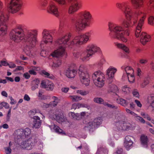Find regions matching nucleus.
Instances as JSON below:
<instances>
[{"instance_id": "b1692460", "label": "nucleus", "mask_w": 154, "mask_h": 154, "mask_svg": "<svg viewBox=\"0 0 154 154\" xmlns=\"http://www.w3.org/2000/svg\"><path fill=\"white\" fill-rule=\"evenodd\" d=\"M119 123L122 129L124 130H126L129 128L131 125L130 123L123 120L120 121Z\"/></svg>"}, {"instance_id": "4d7b16f0", "label": "nucleus", "mask_w": 154, "mask_h": 154, "mask_svg": "<svg viewBox=\"0 0 154 154\" xmlns=\"http://www.w3.org/2000/svg\"><path fill=\"white\" fill-rule=\"evenodd\" d=\"M114 154H124L123 153V150L122 148H118Z\"/></svg>"}, {"instance_id": "e433bc0d", "label": "nucleus", "mask_w": 154, "mask_h": 154, "mask_svg": "<svg viewBox=\"0 0 154 154\" xmlns=\"http://www.w3.org/2000/svg\"><path fill=\"white\" fill-rule=\"evenodd\" d=\"M130 90L131 88L127 85L124 86L122 88V91L125 94L129 93Z\"/></svg>"}, {"instance_id": "ddd939ff", "label": "nucleus", "mask_w": 154, "mask_h": 154, "mask_svg": "<svg viewBox=\"0 0 154 154\" xmlns=\"http://www.w3.org/2000/svg\"><path fill=\"white\" fill-rule=\"evenodd\" d=\"M71 3L72 4L69 6L68 11L69 14H73L82 7V3L81 1L74 0Z\"/></svg>"}, {"instance_id": "c03bdc74", "label": "nucleus", "mask_w": 154, "mask_h": 154, "mask_svg": "<svg viewBox=\"0 0 154 154\" xmlns=\"http://www.w3.org/2000/svg\"><path fill=\"white\" fill-rule=\"evenodd\" d=\"M53 98L54 100L53 102L50 103L51 107L52 106H56L58 102L57 101L58 99L56 97H54Z\"/></svg>"}, {"instance_id": "9b49d317", "label": "nucleus", "mask_w": 154, "mask_h": 154, "mask_svg": "<svg viewBox=\"0 0 154 154\" xmlns=\"http://www.w3.org/2000/svg\"><path fill=\"white\" fill-rule=\"evenodd\" d=\"M95 85L99 87H102L105 83V78L104 74L100 71L95 72L92 75Z\"/></svg>"}, {"instance_id": "a19ab883", "label": "nucleus", "mask_w": 154, "mask_h": 154, "mask_svg": "<svg viewBox=\"0 0 154 154\" xmlns=\"http://www.w3.org/2000/svg\"><path fill=\"white\" fill-rule=\"evenodd\" d=\"M141 115L144 118L146 119L147 120L150 121L151 120V118L150 116L147 114L143 112H141Z\"/></svg>"}, {"instance_id": "dca6fc26", "label": "nucleus", "mask_w": 154, "mask_h": 154, "mask_svg": "<svg viewBox=\"0 0 154 154\" xmlns=\"http://www.w3.org/2000/svg\"><path fill=\"white\" fill-rule=\"evenodd\" d=\"M77 69L75 64L71 65L66 71L65 75L68 78H73L76 75Z\"/></svg>"}, {"instance_id": "09e8293b", "label": "nucleus", "mask_w": 154, "mask_h": 154, "mask_svg": "<svg viewBox=\"0 0 154 154\" xmlns=\"http://www.w3.org/2000/svg\"><path fill=\"white\" fill-rule=\"evenodd\" d=\"M148 6L151 9L154 8V0H149Z\"/></svg>"}, {"instance_id": "4be33fe9", "label": "nucleus", "mask_w": 154, "mask_h": 154, "mask_svg": "<svg viewBox=\"0 0 154 154\" xmlns=\"http://www.w3.org/2000/svg\"><path fill=\"white\" fill-rule=\"evenodd\" d=\"M115 45L118 48L122 49L126 53H129V48L124 45L120 43H115Z\"/></svg>"}, {"instance_id": "bf43d9fd", "label": "nucleus", "mask_w": 154, "mask_h": 154, "mask_svg": "<svg viewBox=\"0 0 154 154\" xmlns=\"http://www.w3.org/2000/svg\"><path fill=\"white\" fill-rule=\"evenodd\" d=\"M134 101L138 107L140 108L142 106V104L140 101L137 100H135Z\"/></svg>"}, {"instance_id": "6e6552de", "label": "nucleus", "mask_w": 154, "mask_h": 154, "mask_svg": "<svg viewBox=\"0 0 154 154\" xmlns=\"http://www.w3.org/2000/svg\"><path fill=\"white\" fill-rule=\"evenodd\" d=\"M79 70L81 82L86 86H88L90 84V80L88 67L84 65H82L80 66Z\"/></svg>"}, {"instance_id": "2f4dec72", "label": "nucleus", "mask_w": 154, "mask_h": 154, "mask_svg": "<svg viewBox=\"0 0 154 154\" xmlns=\"http://www.w3.org/2000/svg\"><path fill=\"white\" fill-rule=\"evenodd\" d=\"M125 69L127 75L134 73V69L130 66H128L126 67L125 68Z\"/></svg>"}, {"instance_id": "20e7f679", "label": "nucleus", "mask_w": 154, "mask_h": 154, "mask_svg": "<svg viewBox=\"0 0 154 154\" xmlns=\"http://www.w3.org/2000/svg\"><path fill=\"white\" fill-rule=\"evenodd\" d=\"M72 36L70 32L67 33L60 36L54 43V48H57L51 54L53 57H58L65 53V48L68 46V43Z\"/></svg>"}, {"instance_id": "9d476101", "label": "nucleus", "mask_w": 154, "mask_h": 154, "mask_svg": "<svg viewBox=\"0 0 154 154\" xmlns=\"http://www.w3.org/2000/svg\"><path fill=\"white\" fill-rule=\"evenodd\" d=\"M135 14L137 17H141L135 31V37L136 38H138L140 35V32L144 24V21L146 17V14L140 10H137L135 11Z\"/></svg>"}, {"instance_id": "c9c22d12", "label": "nucleus", "mask_w": 154, "mask_h": 154, "mask_svg": "<svg viewBox=\"0 0 154 154\" xmlns=\"http://www.w3.org/2000/svg\"><path fill=\"white\" fill-rule=\"evenodd\" d=\"M148 23L149 25L154 26V16H151L149 17Z\"/></svg>"}, {"instance_id": "e2e57ef3", "label": "nucleus", "mask_w": 154, "mask_h": 154, "mask_svg": "<svg viewBox=\"0 0 154 154\" xmlns=\"http://www.w3.org/2000/svg\"><path fill=\"white\" fill-rule=\"evenodd\" d=\"M10 99L11 100L10 103L11 104H14L16 103V102L13 99L12 97H9Z\"/></svg>"}, {"instance_id": "412c9836", "label": "nucleus", "mask_w": 154, "mask_h": 154, "mask_svg": "<svg viewBox=\"0 0 154 154\" xmlns=\"http://www.w3.org/2000/svg\"><path fill=\"white\" fill-rule=\"evenodd\" d=\"M58 4L62 6L66 5L68 3H71L74 0H52Z\"/></svg>"}, {"instance_id": "69168bd1", "label": "nucleus", "mask_w": 154, "mask_h": 154, "mask_svg": "<svg viewBox=\"0 0 154 154\" xmlns=\"http://www.w3.org/2000/svg\"><path fill=\"white\" fill-rule=\"evenodd\" d=\"M1 66H7L8 65V63L7 62L5 61H1Z\"/></svg>"}, {"instance_id": "1a4fd4ad", "label": "nucleus", "mask_w": 154, "mask_h": 154, "mask_svg": "<svg viewBox=\"0 0 154 154\" xmlns=\"http://www.w3.org/2000/svg\"><path fill=\"white\" fill-rule=\"evenodd\" d=\"M100 48L93 44H90L87 45L86 49V52H83L81 54V59L83 61H86L89 59V57L95 53L100 51Z\"/></svg>"}, {"instance_id": "49530a36", "label": "nucleus", "mask_w": 154, "mask_h": 154, "mask_svg": "<svg viewBox=\"0 0 154 154\" xmlns=\"http://www.w3.org/2000/svg\"><path fill=\"white\" fill-rule=\"evenodd\" d=\"M94 101L96 103L100 104L103 103L104 102L103 100L101 98H95L94 99Z\"/></svg>"}, {"instance_id": "c756f323", "label": "nucleus", "mask_w": 154, "mask_h": 154, "mask_svg": "<svg viewBox=\"0 0 154 154\" xmlns=\"http://www.w3.org/2000/svg\"><path fill=\"white\" fill-rule=\"evenodd\" d=\"M132 22L130 20H123L122 23V25L126 28H129L132 26Z\"/></svg>"}, {"instance_id": "79ce46f5", "label": "nucleus", "mask_w": 154, "mask_h": 154, "mask_svg": "<svg viewBox=\"0 0 154 154\" xmlns=\"http://www.w3.org/2000/svg\"><path fill=\"white\" fill-rule=\"evenodd\" d=\"M42 74L45 75V76L48 78L51 79H53L54 78V76L53 75H50L49 73L46 72L45 70L42 71Z\"/></svg>"}, {"instance_id": "bb28decb", "label": "nucleus", "mask_w": 154, "mask_h": 154, "mask_svg": "<svg viewBox=\"0 0 154 154\" xmlns=\"http://www.w3.org/2000/svg\"><path fill=\"white\" fill-rule=\"evenodd\" d=\"M127 2H125L122 3L117 2L116 4V7L118 9L121 10L123 12V11L125 9V7L126 5H125Z\"/></svg>"}, {"instance_id": "39448f33", "label": "nucleus", "mask_w": 154, "mask_h": 154, "mask_svg": "<svg viewBox=\"0 0 154 154\" xmlns=\"http://www.w3.org/2000/svg\"><path fill=\"white\" fill-rule=\"evenodd\" d=\"M108 26L110 31L109 35L111 38L121 40L124 42H127V38L124 36L125 33L122 32L124 31L122 26L115 24L112 22H109Z\"/></svg>"}, {"instance_id": "13d9d810", "label": "nucleus", "mask_w": 154, "mask_h": 154, "mask_svg": "<svg viewBox=\"0 0 154 154\" xmlns=\"http://www.w3.org/2000/svg\"><path fill=\"white\" fill-rule=\"evenodd\" d=\"M51 83H50V84H51V85H52V86L51 87V86L50 85H49L48 86V88H47V90H51V91L54 88V84L53 83L51 82Z\"/></svg>"}, {"instance_id": "a18cd8bd", "label": "nucleus", "mask_w": 154, "mask_h": 154, "mask_svg": "<svg viewBox=\"0 0 154 154\" xmlns=\"http://www.w3.org/2000/svg\"><path fill=\"white\" fill-rule=\"evenodd\" d=\"M132 138V137L130 136H126L125 139V141L124 143H133V141L131 140V138Z\"/></svg>"}, {"instance_id": "37998d69", "label": "nucleus", "mask_w": 154, "mask_h": 154, "mask_svg": "<svg viewBox=\"0 0 154 154\" xmlns=\"http://www.w3.org/2000/svg\"><path fill=\"white\" fill-rule=\"evenodd\" d=\"M31 130L29 128H26L23 130V134L25 136H28L31 134Z\"/></svg>"}, {"instance_id": "8fccbe9b", "label": "nucleus", "mask_w": 154, "mask_h": 154, "mask_svg": "<svg viewBox=\"0 0 154 154\" xmlns=\"http://www.w3.org/2000/svg\"><path fill=\"white\" fill-rule=\"evenodd\" d=\"M54 129L55 131L57 133H63V131L58 126L54 125Z\"/></svg>"}, {"instance_id": "338daca9", "label": "nucleus", "mask_w": 154, "mask_h": 154, "mask_svg": "<svg viewBox=\"0 0 154 154\" xmlns=\"http://www.w3.org/2000/svg\"><path fill=\"white\" fill-rule=\"evenodd\" d=\"M3 104L4 107L6 109H8L9 108V105L6 102H3Z\"/></svg>"}, {"instance_id": "3c124183", "label": "nucleus", "mask_w": 154, "mask_h": 154, "mask_svg": "<svg viewBox=\"0 0 154 154\" xmlns=\"http://www.w3.org/2000/svg\"><path fill=\"white\" fill-rule=\"evenodd\" d=\"M77 93L83 96L85 95L88 93V92L86 91L81 90L77 91Z\"/></svg>"}, {"instance_id": "7ed1b4c3", "label": "nucleus", "mask_w": 154, "mask_h": 154, "mask_svg": "<svg viewBox=\"0 0 154 154\" xmlns=\"http://www.w3.org/2000/svg\"><path fill=\"white\" fill-rule=\"evenodd\" d=\"M78 18L76 20L74 27L76 32H81L90 26L93 17L91 12L88 10H84L77 14Z\"/></svg>"}, {"instance_id": "f257e3e1", "label": "nucleus", "mask_w": 154, "mask_h": 154, "mask_svg": "<svg viewBox=\"0 0 154 154\" xmlns=\"http://www.w3.org/2000/svg\"><path fill=\"white\" fill-rule=\"evenodd\" d=\"M38 35V30L36 29L28 30L25 35L23 26L18 24L11 31L9 36L11 40L16 43L24 41L26 45L23 51L27 55H30L31 48L34 47L37 42Z\"/></svg>"}, {"instance_id": "a878e982", "label": "nucleus", "mask_w": 154, "mask_h": 154, "mask_svg": "<svg viewBox=\"0 0 154 154\" xmlns=\"http://www.w3.org/2000/svg\"><path fill=\"white\" fill-rule=\"evenodd\" d=\"M108 151L106 149L102 146L99 147L96 154H107Z\"/></svg>"}, {"instance_id": "c85d7f7f", "label": "nucleus", "mask_w": 154, "mask_h": 154, "mask_svg": "<svg viewBox=\"0 0 154 154\" xmlns=\"http://www.w3.org/2000/svg\"><path fill=\"white\" fill-rule=\"evenodd\" d=\"M51 82H50L48 80H43L42 82L41 83V87L42 88H46L47 89V88H48V86L50 85L51 87L52 86V85H51L50 84Z\"/></svg>"}, {"instance_id": "6ab92c4d", "label": "nucleus", "mask_w": 154, "mask_h": 154, "mask_svg": "<svg viewBox=\"0 0 154 154\" xmlns=\"http://www.w3.org/2000/svg\"><path fill=\"white\" fill-rule=\"evenodd\" d=\"M117 71V69L112 66H110L107 70V74L109 79L113 78L115 73Z\"/></svg>"}, {"instance_id": "052dcab7", "label": "nucleus", "mask_w": 154, "mask_h": 154, "mask_svg": "<svg viewBox=\"0 0 154 154\" xmlns=\"http://www.w3.org/2000/svg\"><path fill=\"white\" fill-rule=\"evenodd\" d=\"M30 75L28 72H25L23 75V77L26 79H29L30 77Z\"/></svg>"}, {"instance_id": "774afa93", "label": "nucleus", "mask_w": 154, "mask_h": 154, "mask_svg": "<svg viewBox=\"0 0 154 154\" xmlns=\"http://www.w3.org/2000/svg\"><path fill=\"white\" fill-rule=\"evenodd\" d=\"M69 90V88H63L61 89L62 91L64 93H67Z\"/></svg>"}, {"instance_id": "4c0bfd02", "label": "nucleus", "mask_w": 154, "mask_h": 154, "mask_svg": "<svg viewBox=\"0 0 154 154\" xmlns=\"http://www.w3.org/2000/svg\"><path fill=\"white\" fill-rule=\"evenodd\" d=\"M129 82L131 83H133L135 81V77L134 73L127 75Z\"/></svg>"}, {"instance_id": "de8ad7c7", "label": "nucleus", "mask_w": 154, "mask_h": 154, "mask_svg": "<svg viewBox=\"0 0 154 154\" xmlns=\"http://www.w3.org/2000/svg\"><path fill=\"white\" fill-rule=\"evenodd\" d=\"M132 93L134 97L138 98H139V94L137 90L134 89L132 92Z\"/></svg>"}, {"instance_id": "473e14b6", "label": "nucleus", "mask_w": 154, "mask_h": 154, "mask_svg": "<svg viewBox=\"0 0 154 154\" xmlns=\"http://www.w3.org/2000/svg\"><path fill=\"white\" fill-rule=\"evenodd\" d=\"M140 140L142 144L146 145L148 141L147 137L144 135H141L140 137Z\"/></svg>"}, {"instance_id": "f8f14e48", "label": "nucleus", "mask_w": 154, "mask_h": 154, "mask_svg": "<svg viewBox=\"0 0 154 154\" xmlns=\"http://www.w3.org/2000/svg\"><path fill=\"white\" fill-rule=\"evenodd\" d=\"M46 11L48 14L53 15L57 17L60 16V13L58 6L53 1L50 2L46 8Z\"/></svg>"}, {"instance_id": "5fc2aeb1", "label": "nucleus", "mask_w": 154, "mask_h": 154, "mask_svg": "<svg viewBox=\"0 0 154 154\" xmlns=\"http://www.w3.org/2000/svg\"><path fill=\"white\" fill-rule=\"evenodd\" d=\"M149 83V80L147 79H145L143 83L141 84V86L142 87H144L146 85L148 84Z\"/></svg>"}, {"instance_id": "7c9ffc66", "label": "nucleus", "mask_w": 154, "mask_h": 154, "mask_svg": "<svg viewBox=\"0 0 154 154\" xmlns=\"http://www.w3.org/2000/svg\"><path fill=\"white\" fill-rule=\"evenodd\" d=\"M48 4V0H41L40 6L41 8L44 9Z\"/></svg>"}, {"instance_id": "f03ea898", "label": "nucleus", "mask_w": 154, "mask_h": 154, "mask_svg": "<svg viewBox=\"0 0 154 154\" xmlns=\"http://www.w3.org/2000/svg\"><path fill=\"white\" fill-rule=\"evenodd\" d=\"M23 5L22 0H10L6 5L8 13L1 11L3 8L4 5L3 2L0 0V36H3L7 34L10 13L14 14L18 13L21 10Z\"/></svg>"}, {"instance_id": "864d4df0", "label": "nucleus", "mask_w": 154, "mask_h": 154, "mask_svg": "<svg viewBox=\"0 0 154 154\" xmlns=\"http://www.w3.org/2000/svg\"><path fill=\"white\" fill-rule=\"evenodd\" d=\"M136 120L137 121H139L143 123H144L145 122V120L143 118L140 116H137L136 118Z\"/></svg>"}, {"instance_id": "72a5a7b5", "label": "nucleus", "mask_w": 154, "mask_h": 154, "mask_svg": "<svg viewBox=\"0 0 154 154\" xmlns=\"http://www.w3.org/2000/svg\"><path fill=\"white\" fill-rule=\"evenodd\" d=\"M117 102L119 104L124 106H126L128 104V102L122 98L117 99Z\"/></svg>"}, {"instance_id": "58836bf2", "label": "nucleus", "mask_w": 154, "mask_h": 154, "mask_svg": "<svg viewBox=\"0 0 154 154\" xmlns=\"http://www.w3.org/2000/svg\"><path fill=\"white\" fill-rule=\"evenodd\" d=\"M133 143H124V145L126 149L127 150H128L131 148L133 146Z\"/></svg>"}, {"instance_id": "2eb2a0df", "label": "nucleus", "mask_w": 154, "mask_h": 154, "mask_svg": "<svg viewBox=\"0 0 154 154\" xmlns=\"http://www.w3.org/2000/svg\"><path fill=\"white\" fill-rule=\"evenodd\" d=\"M37 142V141L31 138L23 141L19 145L21 148L29 150L31 149Z\"/></svg>"}, {"instance_id": "ea45409f", "label": "nucleus", "mask_w": 154, "mask_h": 154, "mask_svg": "<svg viewBox=\"0 0 154 154\" xmlns=\"http://www.w3.org/2000/svg\"><path fill=\"white\" fill-rule=\"evenodd\" d=\"M15 134L20 136H21L23 134V129H19L15 131Z\"/></svg>"}, {"instance_id": "a211bd4d", "label": "nucleus", "mask_w": 154, "mask_h": 154, "mask_svg": "<svg viewBox=\"0 0 154 154\" xmlns=\"http://www.w3.org/2000/svg\"><path fill=\"white\" fill-rule=\"evenodd\" d=\"M53 113H54L55 117H54L55 118L57 121L59 123H61L65 121L66 119V118L64 116L63 114L60 112L58 110H55Z\"/></svg>"}, {"instance_id": "393cba45", "label": "nucleus", "mask_w": 154, "mask_h": 154, "mask_svg": "<svg viewBox=\"0 0 154 154\" xmlns=\"http://www.w3.org/2000/svg\"><path fill=\"white\" fill-rule=\"evenodd\" d=\"M68 98L72 102H78L82 99L81 97L77 95L69 96Z\"/></svg>"}, {"instance_id": "aec40b11", "label": "nucleus", "mask_w": 154, "mask_h": 154, "mask_svg": "<svg viewBox=\"0 0 154 154\" xmlns=\"http://www.w3.org/2000/svg\"><path fill=\"white\" fill-rule=\"evenodd\" d=\"M34 124L33 126V128H39L41 125V122L40 118L38 116H35L33 117Z\"/></svg>"}, {"instance_id": "4468645a", "label": "nucleus", "mask_w": 154, "mask_h": 154, "mask_svg": "<svg viewBox=\"0 0 154 154\" xmlns=\"http://www.w3.org/2000/svg\"><path fill=\"white\" fill-rule=\"evenodd\" d=\"M42 42L45 44L51 43L53 41V37L51 34L50 31L46 29H44L42 32Z\"/></svg>"}, {"instance_id": "6e6d98bb", "label": "nucleus", "mask_w": 154, "mask_h": 154, "mask_svg": "<svg viewBox=\"0 0 154 154\" xmlns=\"http://www.w3.org/2000/svg\"><path fill=\"white\" fill-rule=\"evenodd\" d=\"M83 53V52H82L81 53H80L79 52H76V53H74L73 55L75 57L78 58V57H80V58L82 60L81 57V54H82Z\"/></svg>"}, {"instance_id": "0e129e2a", "label": "nucleus", "mask_w": 154, "mask_h": 154, "mask_svg": "<svg viewBox=\"0 0 154 154\" xmlns=\"http://www.w3.org/2000/svg\"><path fill=\"white\" fill-rule=\"evenodd\" d=\"M30 97L27 94H25L24 97V99L27 101H29L30 100Z\"/></svg>"}, {"instance_id": "cd10ccee", "label": "nucleus", "mask_w": 154, "mask_h": 154, "mask_svg": "<svg viewBox=\"0 0 154 154\" xmlns=\"http://www.w3.org/2000/svg\"><path fill=\"white\" fill-rule=\"evenodd\" d=\"M148 102L150 103V106L154 109V94H151L148 98Z\"/></svg>"}, {"instance_id": "680f3d73", "label": "nucleus", "mask_w": 154, "mask_h": 154, "mask_svg": "<svg viewBox=\"0 0 154 154\" xmlns=\"http://www.w3.org/2000/svg\"><path fill=\"white\" fill-rule=\"evenodd\" d=\"M69 115H71L73 118L77 119V115L74 112H70L69 113Z\"/></svg>"}, {"instance_id": "f3484780", "label": "nucleus", "mask_w": 154, "mask_h": 154, "mask_svg": "<svg viewBox=\"0 0 154 154\" xmlns=\"http://www.w3.org/2000/svg\"><path fill=\"white\" fill-rule=\"evenodd\" d=\"M151 40L150 36L146 32H143L140 35V42L143 45H145L147 42Z\"/></svg>"}, {"instance_id": "0eeeda50", "label": "nucleus", "mask_w": 154, "mask_h": 154, "mask_svg": "<svg viewBox=\"0 0 154 154\" xmlns=\"http://www.w3.org/2000/svg\"><path fill=\"white\" fill-rule=\"evenodd\" d=\"M93 31L90 30L80 35L75 36L70 42L71 45L80 46L86 44L90 40Z\"/></svg>"}, {"instance_id": "5701e85b", "label": "nucleus", "mask_w": 154, "mask_h": 154, "mask_svg": "<svg viewBox=\"0 0 154 154\" xmlns=\"http://www.w3.org/2000/svg\"><path fill=\"white\" fill-rule=\"evenodd\" d=\"M118 89L116 85L111 84H109L108 87V91L109 92H115L118 91Z\"/></svg>"}, {"instance_id": "423d86ee", "label": "nucleus", "mask_w": 154, "mask_h": 154, "mask_svg": "<svg viewBox=\"0 0 154 154\" xmlns=\"http://www.w3.org/2000/svg\"><path fill=\"white\" fill-rule=\"evenodd\" d=\"M129 2L132 5H127L125 7L123 13L127 19L130 18L133 13V10H137L143 7L144 5L145 0H129Z\"/></svg>"}, {"instance_id": "603ef678", "label": "nucleus", "mask_w": 154, "mask_h": 154, "mask_svg": "<svg viewBox=\"0 0 154 154\" xmlns=\"http://www.w3.org/2000/svg\"><path fill=\"white\" fill-rule=\"evenodd\" d=\"M5 152L6 154H10L11 153L12 150L10 147H7L4 148Z\"/></svg>"}, {"instance_id": "f704fd0d", "label": "nucleus", "mask_w": 154, "mask_h": 154, "mask_svg": "<svg viewBox=\"0 0 154 154\" xmlns=\"http://www.w3.org/2000/svg\"><path fill=\"white\" fill-rule=\"evenodd\" d=\"M61 61L58 59L57 60L54 61L52 67L54 68L58 67L61 65Z\"/></svg>"}]
</instances>
